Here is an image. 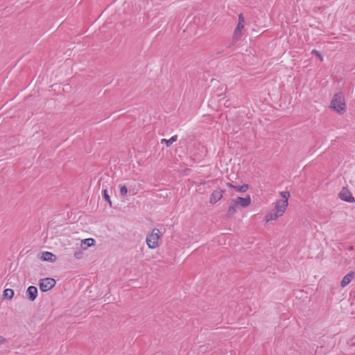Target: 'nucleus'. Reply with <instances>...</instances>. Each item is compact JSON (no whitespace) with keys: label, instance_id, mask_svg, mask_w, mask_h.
Returning a JSON list of instances; mask_svg holds the SVG:
<instances>
[{"label":"nucleus","instance_id":"f257e3e1","mask_svg":"<svg viewBox=\"0 0 355 355\" xmlns=\"http://www.w3.org/2000/svg\"><path fill=\"white\" fill-rule=\"evenodd\" d=\"M281 196L282 199L278 200L275 202V209L271 210L266 215V220H273L282 216L285 211L286 208L288 207V199L290 197V193L288 191H282Z\"/></svg>","mask_w":355,"mask_h":355},{"label":"nucleus","instance_id":"f03ea898","mask_svg":"<svg viewBox=\"0 0 355 355\" xmlns=\"http://www.w3.org/2000/svg\"><path fill=\"white\" fill-rule=\"evenodd\" d=\"M330 107L339 114H343L346 110L344 94L342 92L336 94L331 101Z\"/></svg>","mask_w":355,"mask_h":355},{"label":"nucleus","instance_id":"7ed1b4c3","mask_svg":"<svg viewBox=\"0 0 355 355\" xmlns=\"http://www.w3.org/2000/svg\"><path fill=\"white\" fill-rule=\"evenodd\" d=\"M161 239V232L159 229L154 228L151 234L146 236V243L149 248L155 249L159 246V240Z\"/></svg>","mask_w":355,"mask_h":355},{"label":"nucleus","instance_id":"20e7f679","mask_svg":"<svg viewBox=\"0 0 355 355\" xmlns=\"http://www.w3.org/2000/svg\"><path fill=\"white\" fill-rule=\"evenodd\" d=\"M55 281L53 278H44L40 281V288L42 292H46L53 288L55 285Z\"/></svg>","mask_w":355,"mask_h":355},{"label":"nucleus","instance_id":"39448f33","mask_svg":"<svg viewBox=\"0 0 355 355\" xmlns=\"http://www.w3.org/2000/svg\"><path fill=\"white\" fill-rule=\"evenodd\" d=\"M339 198L345 202H353L355 201L354 198L352 196V193L345 187H343L340 191Z\"/></svg>","mask_w":355,"mask_h":355},{"label":"nucleus","instance_id":"423d86ee","mask_svg":"<svg viewBox=\"0 0 355 355\" xmlns=\"http://www.w3.org/2000/svg\"><path fill=\"white\" fill-rule=\"evenodd\" d=\"M232 203L236 206H241L242 207H246L251 203V198L250 195H248L245 198L238 197L236 199L232 200Z\"/></svg>","mask_w":355,"mask_h":355},{"label":"nucleus","instance_id":"0eeeda50","mask_svg":"<svg viewBox=\"0 0 355 355\" xmlns=\"http://www.w3.org/2000/svg\"><path fill=\"white\" fill-rule=\"evenodd\" d=\"M225 192V190L217 189L213 191L211 196L209 202L211 204H215L218 201H219L223 196V193Z\"/></svg>","mask_w":355,"mask_h":355},{"label":"nucleus","instance_id":"6e6552de","mask_svg":"<svg viewBox=\"0 0 355 355\" xmlns=\"http://www.w3.org/2000/svg\"><path fill=\"white\" fill-rule=\"evenodd\" d=\"M245 25V19L243 17V14H240L239 15V21L237 26L234 31V35L236 37L241 36V31L244 28Z\"/></svg>","mask_w":355,"mask_h":355},{"label":"nucleus","instance_id":"1a4fd4ad","mask_svg":"<svg viewBox=\"0 0 355 355\" xmlns=\"http://www.w3.org/2000/svg\"><path fill=\"white\" fill-rule=\"evenodd\" d=\"M355 277V271H351L345 275L341 280L340 286L344 288L347 286Z\"/></svg>","mask_w":355,"mask_h":355},{"label":"nucleus","instance_id":"9d476101","mask_svg":"<svg viewBox=\"0 0 355 355\" xmlns=\"http://www.w3.org/2000/svg\"><path fill=\"white\" fill-rule=\"evenodd\" d=\"M37 293V288L34 286H30L26 291L27 297L32 302L36 299Z\"/></svg>","mask_w":355,"mask_h":355},{"label":"nucleus","instance_id":"9b49d317","mask_svg":"<svg viewBox=\"0 0 355 355\" xmlns=\"http://www.w3.org/2000/svg\"><path fill=\"white\" fill-rule=\"evenodd\" d=\"M42 259L44 261L55 262L56 260V256L50 252H44L42 253Z\"/></svg>","mask_w":355,"mask_h":355},{"label":"nucleus","instance_id":"f8f14e48","mask_svg":"<svg viewBox=\"0 0 355 355\" xmlns=\"http://www.w3.org/2000/svg\"><path fill=\"white\" fill-rule=\"evenodd\" d=\"M94 244L95 240L92 238L85 239L81 241V247L85 250L87 249L88 247L94 245Z\"/></svg>","mask_w":355,"mask_h":355},{"label":"nucleus","instance_id":"ddd939ff","mask_svg":"<svg viewBox=\"0 0 355 355\" xmlns=\"http://www.w3.org/2000/svg\"><path fill=\"white\" fill-rule=\"evenodd\" d=\"M129 192V193L132 196L133 195H135L137 193V191H135L134 190H131L130 189L129 191L128 190V188L125 185H121L120 186V194L122 196H125L128 194V193Z\"/></svg>","mask_w":355,"mask_h":355},{"label":"nucleus","instance_id":"4468645a","mask_svg":"<svg viewBox=\"0 0 355 355\" xmlns=\"http://www.w3.org/2000/svg\"><path fill=\"white\" fill-rule=\"evenodd\" d=\"M178 139V136L174 135L171 137L169 139H161V144H166L167 147H169L173 142L176 141Z\"/></svg>","mask_w":355,"mask_h":355},{"label":"nucleus","instance_id":"2eb2a0df","mask_svg":"<svg viewBox=\"0 0 355 355\" xmlns=\"http://www.w3.org/2000/svg\"><path fill=\"white\" fill-rule=\"evenodd\" d=\"M249 189V185L248 184H244L241 186H235L234 187V189H235L238 192L244 193Z\"/></svg>","mask_w":355,"mask_h":355},{"label":"nucleus","instance_id":"dca6fc26","mask_svg":"<svg viewBox=\"0 0 355 355\" xmlns=\"http://www.w3.org/2000/svg\"><path fill=\"white\" fill-rule=\"evenodd\" d=\"M14 295V291L10 288H6L3 291V296L6 298H8L9 300H11L13 297Z\"/></svg>","mask_w":355,"mask_h":355},{"label":"nucleus","instance_id":"f3484780","mask_svg":"<svg viewBox=\"0 0 355 355\" xmlns=\"http://www.w3.org/2000/svg\"><path fill=\"white\" fill-rule=\"evenodd\" d=\"M103 198L109 203L110 207H112V201L107 189H104L103 191Z\"/></svg>","mask_w":355,"mask_h":355},{"label":"nucleus","instance_id":"a211bd4d","mask_svg":"<svg viewBox=\"0 0 355 355\" xmlns=\"http://www.w3.org/2000/svg\"><path fill=\"white\" fill-rule=\"evenodd\" d=\"M236 205H234V203H233V205H232L229 207L227 213L228 216H231L236 212Z\"/></svg>","mask_w":355,"mask_h":355},{"label":"nucleus","instance_id":"6ab92c4d","mask_svg":"<svg viewBox=\"0 0 355 355\" xmlns=\"http://www.w3.org/2000/svg\"><path fill=\"white\" fill-rule=\"evenodd\" d=\"M74 257L77 259H80L83 257V252L81 250H76L74 252Z\"/></svg>","mask_w":355,"mask_h":355},{"label":"nucleus","instance_id":"aec40b11","mask_svg":"<svg viewBox=\"0 0 355 355\" xmlns=\"http://www.w3.org/2000/svg\"><path fill=\"white\" fill-rule=\"evenodd\" d=\"M311 53L312 55H316L320 59V61L323 60L322 55L317 50H315V49L312 50Z\"/></svg>","mask_w":355,"mask_h":355},{"label":"nucleus","instance_id":"412c9836","mask_svg":"<svg viewBox=\"0 0 355 355\" xmlns=\"http://www.w3.org/2000/svg\"><path fill=\"white\" fill-rule=\"evenodd\" d=\"M6 342V340L4 337L0 335V345H3Z\"/></svg>","mask_w":355,"mask_h":355},{"label":"nucleus","instance_id":"4be33fe9","mask_svg":"<svg viewBox=\"0 0 355 355\" xmlns=\"http://www.w3.org/2000/svg\"><path fill=\"white\" fill-rule=\"evenodd\" d=\"M227 186L230 187V188H233L234 189V187H235V185H233L232 183H227Z\"/></svg>","mask_w":355,"mask_h":355},{"label":"nucleus","instance_id":"5701e85b","mask_svg":"<svg viewBox=\"0 0 355 355\" xmlns=\"http://www.w3.org/2000/svg\"><path fill=\"white\" fill-rule=\"evenodd\" d=\"M354 250V247H353L352 245H351V246H349V247L348 248V250L352 251V250Z\"/></svg>","mask_w":355,"mask_h":355}]
</instances>
